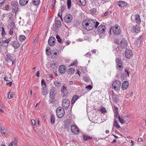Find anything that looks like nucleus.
<instances>
[{"instance_id":"50","label":"nucleus","mask_w":146,"mask_h":146,"mask_svg":"<svg viewBox=\"0 0 146 146\" xmlns=\"http://www.w3.org/2000/svg\"><path fill=\"white\" fill-rule=\"evenodd\" d=\"M82 5L84 6L86 4V2L85 0H81V1L80 2Z\"/></svg>"},{"instance_id":"4","label":"nucleus","mask_w":146,"mask_h":146,"mask_svg":"<svg viewBox=\"0 0 146 146\" xmlns=\"http://www.w3.org/2000/svg\"><path fill=\"white\" fill-rule=\"evenodd\" d=\"M121 82L119 80H116L114 81L112 85V88L115 90H118L121 85Z\"/></svg>"},{"instance_id":"55","label":"nucleus","mask_w":146,"mask_h":146,"mask_svg":"<svg viewBox=\"0 0 146 146\" xmlns=\"http://www.w3.org/2000/svg\"><path fill=\"white\" fill-rule=\"evenodd\" d=\"M92 88V87L90 85H89L86 87V88L89 90H91Z\"/></svg>"},{"instance_id":"40","label":"nucleus","mask_w":146,"mask_h":146,"mask_svg":"<svg viewBox=\"0 0 146 146\" xmlns=\"http://www.w3.org/2000/svg\"><path fill=\"white\" fill-rule=\"evenodd\" d=\"M70 125L71 124L70 122L66 121L65 123V127L68 129L69 128Z\"/></svg>"},{"instance_id":"10","label":"nucleus","mask_w":146,"mask_h":146,"mask_svg":"<svg viewBox=\"0 0 146 146\" xmlns=\"http://www.w3.org/2000/svg\"><path fill=\"white\" fill-rule=\"evenodd\" d=\"M56 39L53 37H50L48 40V43L51 46H53L55 44Z\"/></svg>"},{"instance_id":"54","label":"nucleus","mask_w":146,"mask_h":146,"mask_svg":"<svg viewBox=\"0 0 146 146\" xmlns=\"http://www.w3.org/2000/svg\"><path fill=\"white\" fill-rule=\"evenodd\" d=\"M91 56V53L88 52L85 55V56L87 57L90 58Z\"/></svg>"},{"instance_id":"29","label":"nucleus","mask_w":146,"mask_h":146,"mask_svg":"<svg viewBox=\"0 0 146 146\" xmlns=\"http://www.w3.org/2000/svg\"><path fill=\"white\" fill-rule=\"evenodd\" d=\"M96 10L95 8H93L90 10V12L93 15L96 14Z\"/></svg>"},{"instance_id":"51","label":"nucleus","mask_w":146,"mask_h":146,"mask_svg":"<svg viewBox=\"0 0 146 146\" xmlns=\"http://www.w3.org/2000/svg\"><path fill=\"white\" fill-rule=\"evenodd\" d=\"M124 71H125V73H126V74L128 76H129V70L127 68L125 69Z\"/></svg>"},{"instance_id":"16","label":"nucleus","mask_w":146,"mask_h":146,"mask_svg":"<svg viewBox=\"0 0 146 146\" xmlns=\"http://www.w3.org/2000/svg\"><path fill=\"white\" fill-rule=\"evenodd\" d=\"M129 85V83L128 81H124L121 86V88L123 90L127 89L128 88Z\"/></svg>"},{"instance_id":"38","label":"nucleus","mask_w":146,"mask_h":146,"mask_svg":"<svg viewBox=\"0 0 146 146\" xmlns=\"http://www.w3.org/2000/svg\"><path fill=\"white\" fill-rule=\"evenodd\" d=\"M67 5L68 8V9H69L70 8L71 6V0H67Z\"/></svg>"},{"instance_id":"23","label":"nucleus","mask_w":146,"mask_h":146,"mask_svg":"<svg viewBox=\"0 0 146 146\" xmlns=\"http://www.w3.org/2000/svg\"><path fill=\"white\" fill-rule=\"evenodd\" d=\"M54 84L57 88H59L60 87L61 85V83L58 80H55L54 81Z\"/></svg>"},{"instance_id":"46","label":"nucleus","mask_w":146,"mask_h":146,"mask_svg":"<svg viewBox=\"0 0 146 146\" xmlns=\"http://www.w3.org/2000/svg\"><path fill=\"white\" fill-rule=\"evenodd\" d=\"M0 132L2 134H5L6 133V131L5 128L3 127L2 129L0 131Z\"/></svg>"},{"instance_id":"64","label":"nucleus","mask_w":146,"mask_h":146,"mask_svg":"<svg viewBox=\"0 0 146 146\" xmlns=\"http://www.w3.org/2000/svg\"><path fill=\"white\" fill-rule=\"evenodd\" d=\"M14 143L13 142H11L9 144V146H12L13 145Z\"/></svg>"},{"instance_id":"48","label":"nucleus","mask_w":146,"mask_h":146,"mask_svg":"<svg viewBox=\"0 0 146 146\" xmlns=\"http://www.w3.org/2000/svg\"><path fill=\"white\" fill-rule=\"evenodd\" d=\"M116 68L118 70H120L122 68V64L119 65H117Z\"/></svg>"},{"instance_id":"37","label":"nucleus","mask_w":146,"mask_h":146,"mask_svg":"<svg viewBox=\"0 0 146 146\" xmlns=\"http://www.w3.org/2000/svg\"><path fill=\"white\" fill-rule=\"evenodd\" d=\"M118 120L119 122L122 124H123L125 122L124 120L122 118V117H121L119 115L118 116Z\"/></svg>"},{"instance_id":"24","label":"nucleus","mask_w":146,"mask_h":146,"mask_svg":"<svg viewBox=\"0 0 146 146\" xmlns=\"http://www.w3.org/2000/svg\"><path fill=\"white\" fill-rule=\"evenodd\" d=\"M79 98L78 96L76 95H74L72 97V100L71 103L72 104H74L75 101Z\"/></svg>"},{"instance_id":"61","label":"nucleus","mask_w":146,"mask_h":146,"mask_svg":"<svg viewBox=\"0 0 146 146\" xmlns=\"http://www.w3.org/2000/svg\"><path fill=\"white\" fill-rule=\"evenodd\" d=\"M115 111H118V109L115 106H114Z\"/></svg>"},{"instance_id":"3","label":"nucleus","mask_w":146,"mask_h":146,"mask_svg":"<svg viewBox=\"0 0 146 146\" xmlns=\"http://www.w3.org/2000/svg\"><path fill=\"white\" fill-rule=\"evenodd\" d=\"M56 115L59 118L62 117L64 115V110L63 108H58L56 110Z\"/></svg>"},{"instance_id":"59","label":"nucleus","mask_w":146,"mask_h":146,"mask_svg":"<svg viewBox=\"0 0 146 146\" xmlns=\"http://www.w3.org/2000/svg\"><path fill=\"white\" fill-rule=\"evenodd\" d=\"M38 38L37 37H36L35 38L34 40V43H35L36 42H37V41L38 40Z\"/></svg>"},{"instance_id":"15","label":"nucleus","mask_w":146,"mask_h":146,"mask_svg":"<svg viewBox=\"0 0 146 146\" xmlns=\"http://www.w3.org/2000/svg\"><path fill=\"white\" fill-rule=\"evenodd\" d=\"M8 46V44L3 41L1 44L0 46V52H3V50L6 49V48H5L4 47H7Z\"/></svg>"},{"instance_id":"35","label":"nucleus","mask_w":146,"mask_h":146,"mask_svg":"<svg viewBox=\"0 0 146 146\" xmlns=\"http://www.w3.org/2000/svg\"><path fill=\"white\" fill-rule=\"evenodd\" d=\"M55 121V116L54 114H52L51 117V122L53 124L54 123Z\"/></svg>"},{"instance_id":"53","label":"nucleus","mask_w":146,"mask_h":146,"mask_svg":"<svg viewBox=\"0 0 146 146\" xmlns=\"http://www.w3.org/2000/svg\"><path fill=\"white\" fill-rule=\"evenodd\" d=\"M56 65V63L54 62H52L50 64V66L51 67H52L53 68H54V67Z\"/></svg>"},{"instance_id":"14","label":"nucleus","mask_w":146,"mask_h":146,"mask_svg":"<svg viewBox=\"0 0 146 146\" xmlns=\"http://www.w3.org/2000/svg\"><path fill=\"white\" fill-rule=\"evenodd\" d=\"M120 45L121 48H125L127 46V42L124 39H122L120 42Z\"/></svg>"},{"instance_id":"2","label":"nucleus","mask_w":146,"mask_h":146,"mask_svg":"<svg viewBox=\"0 0 146 146\" xmlns=\"http://www.w3.org/2000/svg\"><path fill=\"white\" fill-rule=\"evenodd\" d=\"M5 59L8 65L10 66H12L15 62V59L10 54H8L6 55Z\"/></svg>"},{"instance_id":"49","label":"nucleus","mask_w":146,"mask_h":146,"mask_svg":"<svg viewBox=\"0 0 146 146\" xmlns=\"http://www.w3.org/2000/svg\"><path fill=\"white\" fill-rule=\"evenodd\" d=\"M13 93H12L11 92L9 93L8 96V97L9 99H11L13 97Z\"/></svg>"},{"instance_id":"19","label":"nucleus","mask_w":146,"mask_h":146,"mask_svg":"<svg viewBox=\"0 0 146 146\" xmlns=\"http://www.w3.org/2000/svg\"><path fill=\"white\" fill-rule=\"evenodd\" d=\"M62 92L63 93V97L67 96V94H68L67 91L66 89V87L63 86L62 87V89H61Z\"/></svg>"},{"instance_id":"63","label":"nucleus","mask_w":146,"mask_h":146,"mask_svg":"<svg viewBox=\"0 0 146 146\" xmlns=\"http://www.w3.org/2000/svg\"><path fill=\"white\" fill-rule=\"evenodd\" d=\"M39 71H38L37 72L36 74V75L37 77H38L39 76Z\"/></svg>"},{"instance_id":"27","label":"nucleus","mask_w":146,"mask_h":146,"mask_svg":"<svg viewBox=\"0 0 146 146\" xmlns=\"http://www.w3.org/2000/svg\"><path fill=\"white\" fill-rule=\"evenodd\" d=\"M55 95H50V99L49 102L50 103H52L55 101L54 97Z\"/></svg>"},{"instance_id":"25","label":"nucleus","mask_w":146,"mask_h":146,"mask_svg":"<svg viewBox=\"0 0 146 146\" xmlns=\"http://www.w3.org/2000/svg\"><path fill=\"white\" fill-rule=\"evenodd\" d=\"M143 36L142 35H141L138 37V39L136 42V44L138 45H140L142 40Z\"/></svg>"},{"instance_id":"18","label":"nucleus","mask_w":146,"mask_h":146,"mask_svg":"<svg viewBox=\"0 0 146 146\" xmlns=\"http://www.w3.org/2000/svg\"><path fill=\"white\" fill-rule=\"evenodd\" d=\"M15 48H18L20 46V44L18 41H14L12 42L11 44Z\"/></svg>"},{"instance_id":"5","label":"nucleus","mask_w":146,"mask_h":146,"mask_svg":"<svg viewBox=\"0 0 146 146\" xmlns=\"http://www.w3.org/2000/svg\"><path fill=\"white\" fill-rule=\"evenodd\" d=\"M73 17L70 14L66 15L64 18L65 22L67 23H71L73 20Z\"/></svg>"},{"instance_id":"8","label":"nucleus","mask_w":146,"mask_h":146,"mask_svg":"<svg viewBox=\"0 0 146 146\" xmlns=\"http://www.w3.org/2000/svg\"><path fill=\"white\" fill-rule=\"evenodd\" d=\"M106 27L104 25H101L98 27V31L100 34H104L105 31Z\"/></svg>"},{"instance_id":"30","label":"nucleus","mask_w":146,"mask_h":146,"mask_svg":"<svg viewBox=\"0 0 146 146\" xmlns=\"http://www.w3.org/2000/svg\"><path fill=\"white\" fill-rule=\"evenodd\" d=\"M74 71L75 70L74 68H71L68 70V73L71 74H73L74 73Z\"/></svg>"},{"instance_id":"58","label":"nucleus","mask_w":146,"mask_h":146,"mask_svg":"<svg viewBox=\"0 0 146 146\" xmlns=\"http://www.w3.org/2000/svg\"><path fill=\"white\" fill-rule=\"evenodd\" d=\"M32 123L33 125H35L36 122L33 119L31 120Z\"/></svg>"},{"instance_id":"32","label":"nucleus","mask_w":146,"mask_h":146,"mask_svg":"<svg viewBox=\"0 0 146 146\" xmlns=\"http://www.w3.org/2000/svg\"><path fill=\"white\" fill-rule=\"evenodd\" d=\"M19 40L22 41L26 39V37L24 35H21L19 36Z\"/></svg>"},{"instance_id":"31","label":"nucleus","mask_w":146,"mask_h":146,"mask_svg":"<svg viewBox=\"0 0 146 146\" xmlns=\"http://www.w3.org/2000/svg\"><path fill=\"white\" fill-rule=\"evenodd\" d=\"M41 84L42 88H45L46 87V84L45 80L44 79H42L41 80Z\"/></svg>"},{"instance_id":"12","label":"nucleus","mask_w":146,"mask_h":146,"mask_svg":"<svg viewBox=\"0 0 146 146\" xmlns=\"http://www.w3.org/2000/svg\"><path fill=\"white\" fill-rule=\"evenodd\" d=\"M11 5H13V12H16L18 10L19 5L17 2H12Z\"/></svg>"},{"instance_id":"44","label":"nucleus","mask_w":146,"mask_h":146,"mask_svg":"<svg viewBox=\"0 0 146 146\" xmlns=\"http://www.w3.org/2000/svg\"><path fill=\"white\" fill-rule=\"evenodd\" d=\"M60 8H61V9L60 10V11H59V12H60L61 14H62V12L66 9V7L64 6H61Z\"/></svg>"},{"instance_id":"52","label":"nucleus","mask_w":146,"mask_h":146,"mask_svg":"<svg viewBox=\"0 0 146 146\" xmlns=\"http://www.w3.org/2000/svg\"><path fill=\"white\" fill-rule=\"evenodd\" d=\"M84 80L86 82H88L89 80V78L87 76H84Z\"/></svg>"},{"instance_id":"21","label":"nucleus","mask_w":146,"mask_h":146,"mask_svg":"<svg viewBox=\"0 0 146 146\" xmlns=\"http://www.w3.org/2000/svg\"><path fill=\"white\" fill-rule=\"evenodd\" d=\"M28 2V0H19V3L21 6H25L26 5Z\"/></svg>"},{"instance_id":"43","label":"nucleus","mask_w":146,"mask_h":146,"mask_svg":"<svg viewBox=\"0 0 146 146\" xmlns=\"http://www.w3.org/2000/svg\"><path fill=\"white\" fill-rule=\"evenodd\" d=\"M3 39H4V42H6L7 44H8L11 41L10 38H9L7 39H6L7 38H6L4 37Z\"/></svg>"},{"instance_id":"45","label":"nucleus","mask_w":146,"mask_h":146,"mask_svg":"<svg viewBox=\"0 0 146 146\" xmlns=\"http://www.w3.org/2000/svg\"><path fill=\"white\" fill-rule=\"evenodd\" d=\"M56 94L55 90L54 89H52L50 90V95H55Z\"/></svg>"},{"instance_id":"26","label":"nucleus","mask_w":146,"mask_h":146,"mask_svg":"<svg viewBox=\"0 0 146 146\" xmlns=\"http://www.w3.org/2000/svg\"><path fill=\"white\" fill-rule=\"evenodd\" d=\"M83 138L85 141L90 140L92 139V137H91L89 135H83Z\"/></svg>"},{"instance_id":"60","label":"nucleus","mask_w":146,"mask_h":146,"mask_svg":"<svg viewBox=\"0 0 146 146\" xmlns=\"http://www.w3.org/2000/svg\"><path fill=\"white\" fill-rule=\"evenodd\" d=\"M46 53L48 55H49L50 54V52H49V53H48V49H46Z\"/></svg>"},{"instance_id":"41","label":"nucleus","mask_w":146,"mask_h":146,"mask_svg":"<svg viewBox=\"0 0 146 146\" xmlns=\"http://www.w3.org/2000/svg\"><path fill=\"white\" fill-rule=\"evenodd\" d=\"M2 31L1 35L2 36H4L6 35L4 29L3 27H1V30L0 31V32Z\"/></svg>"},{"instance_id":"36","label":"nucleus","mask_w":146,"mask_h":146,"mask_svg":"<svg viewBox=\"0 0 146 146\" xmlns=\"http://www.w3.org/2000/svg\"><path fill=\"white\" fill-rule=\"evenodd\" d=\"M113 125L117 129H119L120 127V126L118 125L117 121L115 119Z\"/></svg>"},{"instance_id":"6","label":"nucleus","mask_w":146,"mask_h":146,"mask_svg":"<svg viewBox=\"0 0 146 146\" xmlns=\"http://www.w3.org/2000/svg\"><path fill=\"white\" fill-rule=\"evenodd\" d=\"M112 31L113 33L115 35H119L121 33L119 27L117 25H115L113 27Z\"/></svg>"},{"instance_id":"42","label":"nucleus","mask_w":146,"mask_h":146,"mask_svg":"<svg viewBox=\"0 0 146 146\" xmlns=\"http://www.w3.org/2000/svg\"><path fill=\"white\" fill-rule=\"evenodd\" d=\"M115 61L117 65H119L122 64L121 60L119 58H116Z\"/></svg>"},{"instance_id":"47","label":"nucleus","mask_w":146,"mask_h":146,"mask_svg":"<svg viewBox=\"0 0 146 146\" xmlns=\"http://www.w3.org/2000/svg\"><path fill=\"white\" fill-rule=\"evenodd\" d=\"M56 38L59 43H61L62 42V40L58 35H56Z\"/></svg>"},{"instance_id":"20","label":"nucleus","mask_w":146,"mask_h":146,"mask_svg":"<svg viewBox=\"0 0 146 146\" xmlns=\"http://www.w3.org/2000/svg\"><path fill=\"white\" fill-rule=\"evenodd\" d=\"M118 4L119 7H124L127 5V3L122 1H118Z\"/></svg>"},{"instance_id":"56","label":"nucleus","mask_w":146,"mask_h":146,"mask_svg":"<svg viewBox=\"0 0 146 146\" xmlns=\"http://www.w3.org/2000/svg\"><path fill=\"white\" fill-rule=\"evenodd\" d=\"M114 113V116H115V117L117 118V115H119V113L118 111H115Z\"/></svg>"},{"instance_id":"39","label":"nucleus","mask_w":146,"mask_h":146,"mask_svg":"<svg viewBox=\"0 0 146 146\" xmlns=\"http://www.w3.org/2000/svg\"><path fill=\"white\" fill-rule=\"evenodd\" d=\"M100 111L103 114L105 113L107 111L105 108L104 107H103L102 108H101Z\"/></svg>"},{"instance_id":"62","label":"nucleus","mask_w":146,"mask_h":146,"mask_svg":"<svg viewBox=\"0 0 146 146\" xmlns=\"http://www.w3.org/2000/svg\"><path fill=\"white\" fill-rule=\"evenodd\" d=\"M7 84L11 86L12 84V82H9L7 83Z\"/></svg>"},{"instance_id":"28","label":"nucleus","mask_w":146,"mask_h":146,"mask_svg":"<svg viewBox=\"0 0 146 146\" xmlns=\"http://www.w3.org/2000/svg\"><path fill=\"white\" fill-rule=\"evenodd\" d=\"M135 19L136 22L137 23H140L141 21V20L139 14H137L135 15Z\"/></svg>"},{"instance_id":"11","label":"nucleus","mask_w":146,"mask_h":146,"mask_svg":"<svg viewBox=\"0 0 146 146\" xmlns=\"http://www.w3.org/2000/svg\"><path fill=\"white\" fill-rule=\"evenodd\" d=\"M132 54L133 53L131 50L129 49L126 48L125 51V55L127 58H129Z\"/></svg>"},{"instance_id":"7","label":"nucleus","mask_w":146,"mask_h":146,"mask_svg":"<svg viewBox=\"0 0 146 146\" xmlns=\"http://www.w3.org/2000/svg\"><path fill=\"white\" fill-rule=\"evenodd\" d=\"M70 104V101L68 99L65 98L62 99V106L64 109H67L69 107Z\"/></svg>"},{"instance_id":"22","label":"nucleus","mask_w":146,"mask_h":146,"mask_svg":"<svg viewBox=\"0 0 146 146\" xmlns=\"http://www.w3.org/2000/svg\"><path fill=\"white\" fill-rule=\"evenodd\" d=\"M62 25L61 21L60 20H57L55 21V26L57 28L60 27Z\"/></svg>"},{"instance_id":"57","label":"nucleus","mask_w":146,"mask_h":146,"mask_svg":"<svg viewBox=\"0 0 146 146\" xmlns=\"http://www.w3.org/2000/svg\"><path fill=\"white\" fill-rule=\"evenodd\" d=\"M5 0H0V5L1 6L5 2Z\"/></svg>"},{"instance_id":"33","label":"nucleus","mask_w":146,"mask_h":146,"mask_svg":"<svg viewBox=\"0 0 146 146\" xmlns=\"http://www.w3.org/2000/svg\"><path fill=\"white\" fill-rule=\"evenodd\" d=\"M32 2L35 5H37L40 3V0H33Z\"/></svg>"},{"instance_id":"9","label":"nucleus","mask_w":146,"mask_h":146,"mask_svg":"<svg viewBox=\"0 0 146 146\" xmlns=\"http://www.w3.org/2000/svg\"><path fill=\"white\" fill-rule=\"evenodd\" d=\"M71 130L72 132L74 134H76L77 133L78 134L79 132V130L78 127L74 125H71Z\"/></svg>"},{"instance_id":"17","label":"nucleus","mask_w":146,"mask_h":146,"mask_svg":"<svg viewBox=\"0 0 146 146\" xmlns=\"http://www.w3.org/2000/svg\"><path fill=\"white\" fill-rule=\"evenodd\" d=\"M140 31V29L138 27H137V25L133 26L131 30V31L133 33H139Z\"/></svg>"},{"instance_id":"1","label":"nucleus","mask_w":146,"mask_h":146,"mask_svg":"<svg viewBox=\"0 0 146 146\" xmlns=\"http://www.w3.org/2000/svg\"><path fill=\"white\" fill-rule=\"evenodd\" d=\"M86 21H83L82 25L84 28L87 31H90L94 28L97 29L99 24L98 22H95L93 19L89 20L87 22H86Z\"/></svg>"},{"instance_id":"13","label":"nucleus","mask_w":146,"mask_h":146,"mask_svg":"<svg viewBox=\"0 0 146 146\" xmlns=\"http://www.w3.org/2000/svg\"><path fill=\"white\" fill-rule=\"evenodd\" d=\"M66 68L64 65H61L58 68V71L61 74H63L65 73L66 71Z\"/></svg>"},{"instance_id":"34","label":"nucleus","mask_w":146,"mask_h":146,"mask_svg":"<svg viewBox=\"0 0 146 146\" xmlns=\"http://www.w3.org/2000/svg\"><path fill=\"white\" fill-rule=\"evenodd\" d=\"M45 88H42V94L43 95H46L48 94L47 90Z\"/></svg>"}]
</instances>
